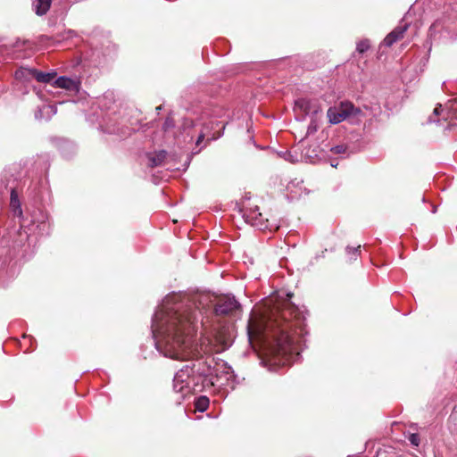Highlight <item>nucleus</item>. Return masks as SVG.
I'll return each mask as SVG.
<instances>
[{
    "instance_id": "obj_1",
    "label": "nucleus",
    "mask_w": 457,
    "mask_h": 457,
    "mask_svg": "<svg viewBox=\"0 0 457 457\" xmlns=\"http://www.w3.org/2000/svg\"><path fill=\"white\" fill-rule=\"evenodd\" d=\"M291 297V295H287ZM305 318L290 298L270 307L262 317L259 324L250 318L247 325L249 338L262 336L269 341L270 352L274 355L292 353L295 335H301L304 328Z\"/></svg>"
},
{
    "instance_id": "obj_2",
    "label": "nucleus",
    "mask_w": 457,
    "mask_h": 457,
    "mask_svg": "<svg viewBox=\"0 0 457 457\" xmlns=\"http://www.w3.org/2000/svg\"><path fill=\"white\" fill-rule=\"evenodd\" d=\"M200 311L191 304L165 307L156 314L162 320L164 354L175 360H187L195 354V323Z\"/></svg>"
},
{
    "instance_id": "obj_3",
    "label": "nucleus",
    "mask_w": 457,
    "mask_h": 457,
    "mask_svg": "<svg viewBox=\"0 0 457 457\" xmlns=\"http://www.w3.org/2000/svg\"><path fill=\"white\" fill-rule=\"evenodd\" d=\"M239 309V303L234 297H229L228 295L217 298L214 303V314L217 317L236 316Z\"/></svg>"
},
{
    "instance_id": "obj_4",
    "label": "nucleus",
    "mask_w": 457,
    "mask_h": 457,
    "mask_svg": "<svg viewBox=\"0 0 457 457\" xmlns=\"http://www.w3.org/2000/svg\"><path fill=\"white\" fill-rule=\"evenodd\" d=\"M350 108H352V102L343 101L340 102L338 106L328 108L327 116L332 124H338L347 118L351 117Z\"/></svg>"
},
{
    "instance_id": "obj_5",
    "label": "nucleus",
    "mask_w": 457,
    "mask_h": 457,
    "mask_svg": "<svg viewBox=\"0 0 457 457\" xmlns=\"http://www.w3.org/2000/svg\"><path fill=\"white\" fill-rule=\"evenodd\" d=\"M213 337L216 343L220 345L221 350H225L232 342V332L227 325H220L215 328Z\"/></svg>"
},
{
    "instance_id": "obj_6",
    "label": "nucleus",
    "mask_w": 457,
    "mask_h": 457,
    "mask_svg": "<svg viewBox=\"0 0 457 457\" xmlns=\"http://www.w3.org/2000/svg\"><path fill=\"white\" fill-rule=\"evenodd\" d=\"M409 28L408 24L399 25L395 27L383 40V44L386 46H391L397 41L401 40L404 33Z\"/></svg>"
},
{
    "instance_id": "obj_7",
    "label": "nucleus",
    "mask_w": 457,
    "mask_h": 457,
    "mask_svg": "<svg viewBox=\"0 0 457 457\" xmlns=\"http://www.w3.org/2000/svg\"><path fill=\"white\" fill-rule=\"evenodd\" d=\"M54 86L69 91L79 92V85L77 81L63 76L55 79Z\"/></svg>"
},
{
    "instance_id": "obj_8",
    "label": "nucleus",
    "mask_w": 457,
    "mask_h": 457,
    "mask_svg": "<svg viewBox=\"0 0 457 457\" xmlns=\"http://www.w3.org/2000/svg\"><path fill=\"white\" fill-rule=\"evenodd\" d=\"M10 208L14 216L22 217L21 204L15 188L11 190L10 195Z\"/></svg>"
},
{
    "instance_id": "obj_9",
    "label": "nucleus",
    "mask_w": 457,
    "mask_h": 457,
    "mask_svg": "<svg viewBox=\"0 0 457 457\" xmlns=\"http://www.w3.org/2000/svg\"><path fill=\"white\" fill-rule=\"evenodd\" d=\"M167 157V152L164 150L154 153L149 156V166L157 167L162 164Z\"/></svg>"
},
{
    "instance_id": "obj_10",
    "label": "nucleus",
    "mask_w": 457,
    "mask_h": 457,
    "mask_svg": "<svg viewBox=\"0 0 457 457\" xmlns=\"http://www.w3.org/2000/svg\"><path fill=\"white\" fill-rule=\"evenodd\" d=\"M250 218L253 220V226L259 227L261 229L268 228V226L265 225V222H268V219H264L262 214L258 212V210L251 212Z\"/></svg>"
},
{
    "instance_id": "obj_11",
    "label": "nucleus",
    "mask_w": 457,
    "mask_h": 457,
    "mask_svg": "<svg viewBox=\"0 0 457 457\" xmlns=\"http://www.w3.org/2000/svg\"><path fill=\"white\" fill-rule=\"evenodd\" d=\"M34 6L37 15H44L51 6V0H37Z\"/></svg>"
},
{
    "instance_id": "obj_12",
    "label": "nucleus",
    "mask_w": 457,
    "mask_h": 457,
    "mask_svg": "<svg viewBox=\"0 0 457 457\" xmlns=\"http://www.w3.org/2000/svg\"><path fill=\"white\" fill-rule=\"evenodd\" d=\"M33 76L37 79V81L41 83H49L55 76V72H42L38 71H33Z\"/></svg>"
},
{
    "instance_id": "obj_13",
    "label": "nucleus",
    "mask_w": 457,
    "mask_h": 457,
    "mask_svg": "<svg viewBox=\"0 0 457 457\" xmlns=\"http://www.w3.org/2000/svg\"><path fill=\"white\" fill-rule=\"evenodd\" d=\"M295 106L307 115L311 111V101L306 98H299L295 102Z\"/></svg>"
},
{
    "instance_id": "obj_14",
    "label": "nucleus",
    "mask_w": 457,
    "mask_h": 457,
    "mask_svg": "<svg viewBox=\"0 0 457 457\" xmlns=\"http://www.w3.org/2000/svg\"><path fill=\"white\" fill-rule=\"evenodd\" d=\"M370 48V42L369 39L365 38L361 41H359L356 44V51L359 54H364Z\"/></svg>"
},
{
    "instance_id": "obj_15",
    "label": "nucleus",
    "mask_w": 457,
    "mask_h": 457,
    "mask_svg": "<svg viewBox=\"0 0 457 457\" xmlns=\"http://www.w3.org/2000/svg\"><path fill=\"white\" fill-rule=\"evenodd\" d=\"M209 406V399L206 396L199 397L195 402V408L199 411H204Z\"/></svg>"
},
{
    "instance_id": "obj_16",
    "label": "nucleus",
    "mask_w": 457,
    "mask_h": 457,
    "mask_svg": "<svg viewBox=\"0 0 457 457\" xmlns=\"http://www.w3.org/2000/svg\"><path fill=\"white\" fill-rule=\"evenodd\" d=\"M183 377H184V372L183 370L178 372L176 375H175V378H174V389L178 392H182L183 389H184V386H180L179 388H178V384L179 383H182L184 380H183Z\"/></svg>"
},
{
    "instance_id": "obj_17",
    "label": "nucleus",
    "mask_w": 457,
    "mask_h": 457,
    "mask_svg": "<svg viewBox=\"0 0 457 457\" xmlns=\"http://www.w3.org/2000/svg\"><path fill=\"white\" fill-rule=\"evenodd\" d=\"M174 126H175L174 120L171 117H167L162 125V129H163V131L167 132V131L170 130L171 129H173Z\"/></svg>"
},
{
    "instance_id": "obj_18",
    "label": "nucleus",
    "mask_w": 457,
    "mask_h": 457,
    "mask_svg": "<svg viewBox=\"0 0 457 457\" xmlns=\"http://www.w3.org/2000/svg\"><path fill=\"white\" fill-rule=\"evenodd\" d=\"M351 117H362L364 114L361 108L355 107L354 104L352 103V108H350Z\"/></svg>"
},
{
    "instance_id": "obj_19",
    "label": "nucleus",
    "mask_w": 457,
    "mask_h": 457,
    "mask_svg": "<svg viewBox=\"0 0 457 457\" xmlns=\"http://www.w3.org/2000/svg\"><path fill=\"white\" fill-rule=\"evenodd\" d=\"M409 441L411 445L418 446L420 445V436L418 434H411L409 436Z\"/></svg>"
},
{
    "instance_id": "obj_20",
    "label": "nucleus",
    "mask_w": 457,
    "mask_h": 457,
    "mask_svg": "<svg viewBox=\"0 0 457 457\" xmlns=\"http://www.w3.org/2000/svg\"><path fill=\"white\" fill-rule=\"evenodd\" d=\"M345 149H346V147L345 145H337L334 148H332V151L334 154H344L345 152Z\"/></svg>"
},
{
    "instance_id": "obj_21",
    "label": "nucleus",
    "mask_w": 457,
    "mask_h": 457,
    "mask_svg": "<svg viewBox=\"0 0 457 457\" xmlns=\"http://www.w3.org/2000/svg\"><path fill=\"white\" fill-rule=\"evenodd\" d=\"M346 250H347V252L349 253H353V254L360 253V252H361V245H357L356 247H353V248L347 247Z\"/></svg>"
},
{
    "instance_id": "obj_22",
    "label": "nucleus",
    "mask_w": 457,
    "mask_h": 457,
    "mask_svg": "<svg viewBox=\"0 0 457 457\" xmlns=\"http://www.w3.org/2000/svg\"><path fill=\"white\" fill-rule=\"evenodd\" d=\"M204 139V133H201L198 137H197V140H196V145H199L201 144V142Z\"/></svg>"
},
{
    "instance_id": "obj_23",
    "label": "nucleus",
    "mask_w": 457,
    "mask_h": 457,
    "mask_svg": "<svg viewBox=\"0 0 457 457\" xmlns=\"http://www.w3.org/2000/svg\"><path fill=\"white\" fill-rule=\"evenodd\" d=\"M434 112H435V114H438L439 113V107L435 108Z\"/></svg>"
}]
</instances>
